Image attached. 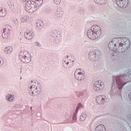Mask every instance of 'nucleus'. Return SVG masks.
<instances>
[{"instance_id": "obj_33", "label": "nucleus", "mask_w": 131, "mask_h": 131, "mask_svg": "<svg viewBox=\"0 0 131 131\" xmlns=\"http://www.w3.org/2000/svg\"><path fill=\"white\" fill-rule=\"evenodd\" d=\"M3 65H4V59L0 57V67L3 66Z\"/></svg>"}, {"instance_id": "obj_43", "label": "nucleus", "mask_w": 131, "mask_h": 131, "mask_svg": "<svg viewBox=\"0 0 131 131\" xmlns=\"http://www.w3.org/2000/svg\"><path fill=\"white\" fill-rule=\"evenodd\" d=\"M69 57V56L67 55V58H68Z\"/></svg>"}, {"instance_id": "obj_16", "label": "nucleus", "mask_w": 131, "mask_h": 131, "mask_svg": "<svg viewBox=\"0 0 131 131\" xmlns=\"http://www.w3.org/2000/svg\"><path fill=\"white\" fill-rule=\"evenodd\" d=\"M63 15H64V11H63L62 8H57L55 14V16L56 18H61L63 16Z\"/></svg>"}, {"instance_id": "obj_35", "label": "nucleus", "mask_w": 131, "mask_h": 131, "mask_svg": "<svg viewBox=\"0 0 131 131\" xmlns=\"http://www.w3.org/2000/svg\"><path fill=\"white\" fill-rule=\"evenodd\" d=\"M21 107H22V106L21 105H20V104H15L14 105L15 109H20V108H21Z\"/></svg>"}, {"instance_id": "obj_6", "label": "nucleus", "mask_w": 131, "mask_h": 131, "mask_svg": "<svg viewBox=\"0 0 131 131\" xmlns=\"http://www.w3.org/2000/svg\"><path fill=\"white\" fill-rule=\"evenodd\" d=\"M37 5L34 3V1H29L26 4L25 9L28 13L32 14L37 10Z\"/></svg>"}, {"instance_id": "obj_42", "label": "nucleus", "mask_w": 131, "mask_h": 131, "mask_svg": "<svg viewBox=\"0 0 131 131\" xmlns=\"http://www.w3.org/2000/svg\"><path fill=\"white\" fill-rule=\"evenodd\" d=\"M31 110H32V107H31Z\"/></svg>"}, {"instance_id": "obj_22", "label": "nucleus", "mask_w": 131, "mask_h": 131, "mask_svg": "<svg viewBox=\"0 0 131 131\" xmlns=\"http://www.w3.org/2000/svg\"><path fill=\"white\" fill-rule=\"evenodd\" d=\"M95 3L101 6L105 5L107 3V0H94Z\"/></svg>"}, {"instance_id": "obj_5", "label": "nucleus", "mask_w": 131, "mask_h": 131, "mask_svg": "<svg viewBox=\"0 0 131 131\" xmlns=\"http://www.w3.org/2000/svg\"><path fill=\"white\" fill-rule=\"evenodd\" d=\"M19 58L23 63H29L31 61V54L27 50H23L19 53Z\"/></svg>"}, {"instance_id": "obj_15", "label": "nucleus", "mask_w": 131, "mask_h": 131, "mask_svg": "<svg viewBox=\"0 0 131 131\" xmlns=\"http://www.w3.org/2000/svg\"><path fill=\"white\" fill-rule=\"evenodd\" d=\"M10 30L9 28H4L3 29V32H2V36L3 38H8L10 37Z\"/></svg>"}, {"instance_id": "obj_23", "label": "nucleus", "mask_w": 131, "mask_h": 131, "mask_svg": "<svg viewBox=\"0 0 131 131\" xmlns=\"http://www.w3.org/2000/svg\"><path fill=\"white\" fill-rule=\"evenodd\" d=\"M21 21L23 23H27L29 21V16L24 15L21 18Z\"/></svg>"}, {"instance_id": "obj_21", "label": "nucleus", "mask_w": 131, "mask_h": 131, "mask_svg": "<svg viewBox=\"0 0 131 131\" xmlns=\"http://www.w3.org/2000/svg\"><path fill=\"white\" fill-rule=\"evenodd\" d=\"M7 10L5 8H0V17H6Z\"/></svg>"}, {"instance_id": "obj_7", "label": "nucleus", "mask_w": 131, "mask_h": 131, "mask_svg": "<svg viewBox=\"0 0 131 131\" xmlns=\"http://www.w3.org/2000/svg\"><path fill=\"white\" fill-rule=\"evenodd\" d=\"M89 58L92 62H97L101 58V52L98 50H92L89 53Z\"/></svg>"}, {"instance_id": "obj_3", "label": "nucleus", "mask_w": 131, "mask_h": 131, "mask_svg": "<svg viewBox=\"0 0 131 131\" xmlns=\"http://www.w3.org/2000/svg\"><path fill=\"white\" fill-rule=\"evenodd\" d=\"M113 81L117 85L119 90H121L123 85L127 83V75L123 74L118 76H114L113 77Z\"/></svg>"}, {"instance_id": "obj_28", "label": "nucleus", "mask_w": 131, "mask_h": 131, "mask_svg": "<svg viewBox=\"0 0 131 131\" xmlns=\"http://www.w3.org/2000/svg\"><path fill=\"white\" fill-rule=\"evenodd\" d=\"M78 12L79 13V14H83V13L84 12V9H83V8L80 7L78 9Z\"/></svg>"}, {"instance_id": "obj_18", "label": "nucleus", "mask_w": 131, "mask_h": 131, "mask_svg": "<svg viewBox=\"0 0 131 131\" xmlns=\"http://www.w3.org/2000/svg\"><path fill=\"white\" fill-rule=\"evenodd\" d=\"M43 21H42V20L38 19L37 21H36V29H37L38 30H39L40 29H41V28H42L43 27Z\"/></svg>"}, {"instance_id": "obj_1", "label": "nucleus", "mask_w": 131, "mask_h": 131, "mask_svg": "<svg viewBox=\"0 0 131 131\" xmlns=\"http://www.w3.org/2000/svg\"><path fill=\"white\" fill-rule=\"evenodd\" d=\"M129 39L125 37H117L113 39L108 45V48L114 53H123L129 48Z\"/></svg>"}, {"instance_id": "obj_34", "label": "nucleus", "mask_w": 131, "mask_h": 131, "mask_svg": "<svg viewBox=\"0 0 131 131\" xmlns=\"http://www.w3.org/2000/svg\"><path fill=\"white\" fill-rule=\"evenodd\" d=\"M35 46H36V47H38V48H40V47H41L40 43H39L37 41L35 42Z\"/></svg>"}, {"instance_id": "obj_41", "label": "nucleus", "mask_w": 131, "mask_h": 131, "mask_svg": "<svg viewBox=\"0 0 131 131\" xmlns=\"http://www.w3.org/2000/svg\"><path fill=\"white\" fill-rule=\"evenodd\" d=\"M128 118L131 119V115L128 116Z\"/></svg>"}, {"instance_id": "obj_2", "label": "nucleus", "mask_w": 131, "mask_h": 131, "mask_svg": "<svg viewBox=\"0 0 131 131\" xmlns=\"http://www.w3.org/2000/svg\"><path fill=\"white\" fill-rule=\"evenodd\" d=\"M101 35H102V29L98 25L92 26L91 28L88 30L87 32L88 37L92 40L99 38L101 37Z\"/></svg>"}, {"instance_id": "obj_32", "label": "nucleus", "mask_w": 131, "mask_h": 131, "mask_svg": "<svg viewBox=\"0 0 131 131\" xmlns=\"http://www.w3.org/2000/svg\"><path fill=\"white\" fill-rule=\"evenodd\" d=\"M54 3L55 5H60L61 4V0H54Z\"/></svg>"}, {"instance_id": "obj_24", "label": "nucleus", "mask_w": 131, "mask_h": 131, "mask_svg": "<svg viewBox=\"0 0 131 131\" xmlns=\"http://www.w3.org/2000/svg\"><path fill=\"white\" fill-rule=\"evenodd\" d=\"M87 116L88 115H86V113H82L81 116H80V118H79L80 121H84Z\"/></svg>"}, {"instance_id": "obj_9", "label": "nucleus", "mask_w": 131, "mask_h": 131, "mask_svg": "<svg viewBox=\"0 0 131 131\" xmlns=\"http://www.w3.org/2000/svg\"><path fill=\"white\" fill-rule=\"evenodd\" d=\"M93 88V90L96 92H99V91H102L105 88V84H104L103 81H96L94 82Z\"/></svg>"}, {"instance_id": "obj_30", "label": "nucleus", "mask_w": 131, "mask_h": 131, "mask_svg": "<svg viewBox=\"0 0 131 131\" xmlns=\"http://www.w3.org/2000/svg\"><path fill=\"white\" fill-rule=\"evenodd\" d=\"M8 6L10 8H13V7H14V2H13V1H9L8 2Z\"/></svg>"}, {"instance_id": "obj_17", "label": "nucleus", "mask_w": 131, "mask_h": 131, "mask_svg": "<svg viewBox=\"0 0 131 131\" xmlns=\"http://www.w3.org/2000/svg\"><path fill=\"white\" fill-rule=\"evenodd\" d=\"M62 64L63 67H66V68H68V67H72L73 64H70V62L68 61V59L64 57L63 59Z\"/></svg>"}, {"instance_id": "obj_26", "label": "nucleus", "mask_w": 131, "mask_h": 131, "mask_svg": "<svg viewBox=\"0 0 131 131\" xmlns=\"http://www.w3.org/2000/svg\"><path fill=\"white\" fill-rule=\"evenodd\" d=\"M71 118V115H67L66 117V120L64 121V123H68V122H70V119Z\"/></svg>"}, {"instance_id": "obj_39", "label": "nucleus", "mask_w": 131, "mask_h": 131, "mask_svg": "<svg viewBox=\"0 0 131 131\" xmlns=\"http://www.w3.org/2000/svg\"><path fill=\"white\" fill-rule=\"evenodd\" d=\"M78 110H79V109L77 108H77L75 111V114H76H76H77V113H78Z\"/></svg>"}, {"instance_id": "obj_14", "label": "nucleus", "mask_w": 131, "mask_h": 131, "mask_svg": "<svg viewBox=\"0 0 131 131\" xmlns=\"http://www.w3.org/2000/svg\"><path fill=\"white\" fill-rule=\"evenodd\" d=\"M105 101H106V96H98L96 98V102L97 104L99 105H102V104H104L105 103Z\"/></svg>"}, {"instance_id": "obj_4", "label": "nucleus", "mask_w": 131, "mask_h": 131, "mask_svg": "<svg viewBox=\"0 0 131 131\" xmlns=\"http://www.w3.org/2000/svg\"><path fill=\"white\" fill-rule=\"evenodd\" d=\"M41 92V86L38 82H31L29 86V93L32 97L38 96Z\"/></svg>"}, {"instance_id": "obj_37", "label": "nucleus", "mask_w": 131, "mask_h": 131, "mask_svg": "<svg viewBox=\"0 0 131 131\" xmlns=\"http://www.w3.org/2000/svg\"><path fill=\"white\" fill-rule=\"evenodd\" d=\"M13 23H15V24H17V23H18V19H13Z\"/></svg>"}, {"instance_id": "obj_27", "label": "nucleus", "mask_w": 131, "mask_h": 131, "mask_svg": "<svg viewBox=\"0 0 131 131\" xmlns=\"http://www.w3.org/2000/svg\"><path fill=\"white\" fill-rule=\"evenodd\" d=\"M77 120V118L76 117V114H74L73 116V122H71V123H72V122H76Z\"/></svg>"}, {"instance_id": "obj_25", "label": "nucleus", "mask_w": 131, "mask_h": 131, "mask_svg": "<svg viewBox=\"0 0 131 131\" xmlns=\"http://www.w3.org/2000/svg\"><path fill=\"white\" fill-rule=\"evenodd\" d=\"M34 4L37 5L38 7H40L41 5H42V3H43V0H34Z\"/></svg>"}, {"instance_id": "obj_11", "label": "nucleus", "mask_w": 131, "mask_h": 131, "mask_svg": "<svg viewBox=\"0 0 131 131\" xmlns=\"http://www.w3.org/2000/svg\"><path fill=\"white\" fill-rule=\"evenodd\" d=\"M54 34H55V45H57L58 43H60V41L62 40V35H61V33L59 32L58 31H54Z\"/></svg>"}, {"instance_id": "obj_8", "label": "nucleus", "mask_w": 131, "mask_h": 131, "mask_svg": "<svg viewBox=\"0 0 131 131\" xmlns=\"http://www.w3.org/2000/svg\"><path fill=\"white\" fill-rule=\"evenodd\" d=\"M75 77L78 81H81L85 78V73L81 69H78L75 72Z\"/></svg>"}, {"instance_id": "obj_20", "label": "nucleus", "mask_w": 131, "mask_h": 131, "mask_svg": "<svg viewBox=\"0 0 131 131\" xmlns=\"http://www.w3.org/2000/svg\"><path fill=\"white\" fill-rule=\"evenodd\" d=\"M95 131H106V128L104 125L101 124L96 127Z\"/></svg>"}, {"instance_id": "obj_12", "label": "nucleus", "mask_w": 131, "mask_h": 131, "mask_svg": "<svg viewBox=\"0 0 131 131\" xmlns=\"http://www.w3.org/2000/svg\"><path fill=\"white\" fill-rule=\"evenodd\" d=\"M24 35L25 38L29 40L33 38V36H34V33H33V31L32 30H27L25 32Z\"/></svg>"}, {"instance_id": "obj_40", "label": "nucleus", "mask_w": 131, "mask_h": 131, "mask_svg": "<svg viewBox=\"0 0 131 131\" xmlns=\"http://www.w3.org/2000/svg\"><path fill=\"white\" fill-rule=\"evenodd\" d=\"M28 2L29 1V0H21V2H24V3H25V2Z\"/></svg>"}, {"instance_id": "obj_38", "label": "nucleus", "mask_w": 131, "mask_h": 131, "mask_svg": "<svg viewBox=\"0 0 131 131\" xmlns=\"http://www.w3.org/2000/svg\"><path fill=\"white\" fill-rule=\"evenodd\" d=\"M128 75L130 78H131V71L128 72Z\"/></svg>"}, {"instance_id": "obj_10", "label": "nucleus", "mask_w": 131, "mask_h": 131, "mask_svg": "<svg viewBox=\"0 0 131 131\" xmlns=\"http://www.w3.org/2000/svg\"><path fill=\"white\" fill-rule=\"evenodd\" d=\"M119 8H126L128 6V0H115Z\"/></svg>"}, {"instance_id": "obj_19", "label": "nucleus", "mask_w": 131, "mask_h": 131, "mask_svg": "<svg viewBox=\"0 0 131 131\" xmlns=\"http://www.w3.org/2000/svg\"><path fill=\"white\" fill-rule=\"evenodd\" d=\"M13 52V48L11 46H7L4 48V53L6 55H10Z\"/></svg>"}, {"instance_id": "obj_31", "label": "nucleus", "mask_w": 131, "mask_h": 131, "mask_svg": "<svg viewBox=\"0 0 131 131\" xmlns=\"http://www.w3.org/2000/svg\"><path fill=\"white\" fill-rule=\"evenodd\" d=\"M82 108H83V105L82 104L79 103L77 106V108L79 109V110H80Z\"/></svg>"}, {"instance_id": "obj_29", "label": "nucleus", "mask_w": 131, "mask_h": 131, "mask_svg": "<svg viewBox=\"0 0 131 131\" xmlns=\"http://www.w3.org/2000/svg\"><path fill=\"white\" fill-rule=\"evenodd\" d=\"M51 12H52V9H51V8H46L45 9V12L46 13V14H50Z\"/></svg>"}, {"instance_id": "obj_13", "label": "nucleus", "mask_w": 131, "mask_h": 131, "mask_svg": "<svg viewBox=\"0 0 131 131\" xmlns=\"http://www.w3.org/2000/svg\"><path fill=\"white\" fill-rule=\"evenodd\" d=\"M5 99L10 103H14L16 100V96L14 94H8L6 96Z\"/></svg>"}, {"instance_id": "obj_36", "label": "nucleus", "mask_w": 131, "mask_h": 131, "mask_svg": "<svg viewBox=\"0 0 131 131\" xmlns=\"http://www.w3.org/2000/svg\"><path fill=\"white\" fill-rule=\"evenodd\" d=\"M84 95V93H83V92H80V93H79V94L78 95V97H82V96H83Z\"/></svg>"}]
</instances>
